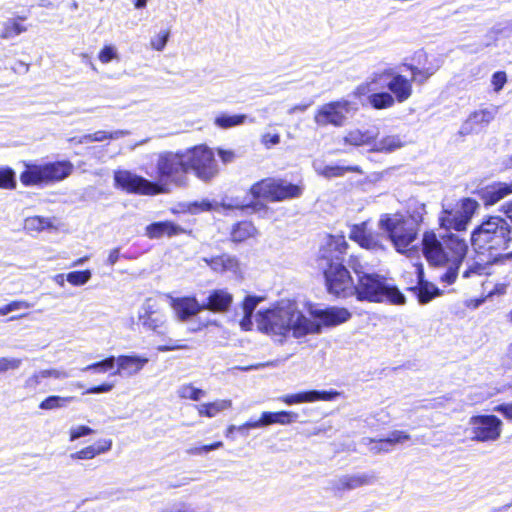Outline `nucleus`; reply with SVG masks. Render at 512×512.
Here are the masks:
<instances>
[{
	"instance_id": "1",
	"label": "nucleus",
	"mask_w": 512,
	"mask_h": 512,
	"mask_svg": "<svg viewBox=\"0 0 512 512\" xmlns=\"http://www.w3.org/2000/svg\"><path fill=\"white\" fill-rule=\"evenodd\" d=\"M159 182H152L128 170L114 172L115 187L127 193L158 195L169 192L168 184L184 187L188 184V165L185 151L163 152L156 162Z\"/></svg>"
},
{
	"instance_id": "2",
	"label": "nucleus",
	"mask_w": 512,
	"mask_h": 512,
	"mask_svg": "<svg viewBox=\"0 0 512 512\" xmlns=\"http://www.w3.org/2000/svg\"><path fill=\"white\" fill-rule=\"evenodd\" d=\"M422 251L432 266L444 267L446 271L439 276L441 282L453 284L457 278L467 251V240L456 233L437 236L435 232H425L422 238Z\"/></svg>"
},
{
	"instance_id": "3",
	"label": "nucleus",
	"mask_w": 512,
	"mask_h": 512,
	"mask_svg": "<svg viewBox=\"0 0 512 512\" xmlns=\"http://www.w3.org/2000/svg\"><path fill=\"white\" fill-rule=\"evenodd\" d=\"M258 329L267 334L300 338L311 333H319L320 325L305 317L294 302L282 301L278 305L259 311L256 315Z\"/></svg>"
},
{
	"instance_id": "4",
	"label": "nucleus",
	"mask_w": 512,
	"mask_h": 512,
	"mask_svg": "<svg viewBox=\"0 0 512 512\" xmlns=\"http://www.w3.org/2000/svg\"><path fill=\"white\" fill-rule=\"evenodd\" d=\"M348 244L343 236H330L326 245L320 250L318 267L323 271L329 293L347 298L354 296L353 279L343 265V254Z\"/></svg>"
},
{
	"instance_id": "5",
	"label": "nucleus",
	"mask_w": 512,
	"mask_h": 512,
	"mask_svg": "<svg viewBox=\"0 0 512 512\" xmlns=\"http://www.w3.org/2000/svg\"><path fill=\"white\" fill-rule=\"evenodd\" d=\"M511 226L500 216H490L483 221L471 234V243L478 253L489 252L497 259L498 256L512 259V252L502 255L500 252L511 242Z\"/></svg>"
},
{
	"instance_id": "6",
	"label": "nucleus",
	"mask_w": 512,
	"mask_h": 512,
	"mask_svg": "<svg viewBox=\"0 0 512 512\" xmlns=\"http://www.w3.org/2000/svg\"><path fill=\"white\" fill-rule=\"evenodd\" d=\"M358 281L355 287V296L359 301L374 303L388 302L393 305H404L405 295L387 279L374 272H364L354 267Z\"/></svg>"
},
{
	"instance_id": "7",
	"label": "nucleus",
	"mask_w": 512,
	"mask_h": 512,
	"mask_svg": "<svg viewBox=\"0 0 512 512\" xmlns=\"http://www.w3.org/2000/svg\"><path fill=\"white\" fill-rule=\"evenodd\" d=\"M419 221L420 215L408 220L399 214H384L379 220V228L386 233L387 242H392L396 250L403 253L416 240V224Z\"/></svg>"
},
{
	"instance_id": "8",
	"label": "nucleus",
	"mask_w": 512,
	"mask_h": 512,
	"mask_svg": "<svg viewBox=\"0 0 512 512\" xmlns=\"http://www.w3.org/2000/svg\"><path fill=\"white\" fill-rule=\"evenodd\" d=\"M73 170L69 161H57L45 164L25 163L20 181L25 186L50 184L67 178Z\"/></svg>"
},
{
	"instance_id": "9",
	"label": "nucleus",
	"mask_w": 512,
	"mask_h": 512,
	"mask_svg": "<svg viewBox=\"0 0 512 512\" xmlns=\"http://www.w3.org/2000/svg\"><path fill=\"white\" fill-rule=\"evenodd\" d=\"M188 170L194 172L195 176L203 182H209L219 174L218 163L213 151L205 146L199 145L185 150Z\"/></svg>"
},
{
	"instance_id": "10",
	"label": "nucleus",
	"mask_w": 512,
	"mask_h": 512,
	"mask_svg": "<svg viewBox=\"0 0 512 512\" xmlns=\"http://www.w3.org/2000/svg\"><path fill=\"white\" fill-rule=\"evenodd\" d=\"M356 110V105L346 99L332 101L322 104L316 109L314 122L320 127L328 125L342 127L347 122L349 115Z\"/></svg>"
},
{
	"instance_id": "11",
	"label": "nucleus",
	"mask_w": 512,
	"mask_h": 512,
	"mask_svg": "<svg viewBox=\"0 0 512 512\" xmlns=\"http://www.w3.org/2000/svg\"><path fill=\"white\" fill-rule=\"evenodd\" d=\"M250 193L254 198H263L274 202L297 198L302 194V189L294 184L267 178L255 183L250 188Z\"/></svg>"
},
{
	"instance_id": "12",
	"label": "nucleus",
	"mask_w": 512,
	"mask_h": 512,
	"mask_svg": "<svg viewBox=\"0 0 512 512\" xmlns=\"http://www.w3.org/2000/svg\"><path fill=\"white\" fill-rule=\"evenodd\" d=\"M478 208V203L471 199L465 198L460 205L454 208L443 206V210L439 216L440 227L445 230L453 229L457 232H463Z\"/></svg>"
},
{
	"instance_id": "13",
	"label": "nucleus",
	"mask_w": 512,
	"mask_h": 512,
	"mask_svg": "<svg viewBox=\"0 0 512 512\" xmlns=\"http://www.w3.org/2000/svg\"><path fill=\"white\" fill-rule=\"evenodd\" d=\"M471 439L477 442H493L500 438L502 421L495 415L472 416L468 422Z\"/></svg>"
},
{
	"instance_id": "14",
	"label": "nucleus",
	"mask_w": 512,
	"mask_h": 512,
	"mask_svg": "<svg viewBox=\"0 0 512 512\" xmlns=\"http://www.w3.org/2000/svg\"><path fill=\"white\" fill-rule=\"evenodd\" d=\"M376 482L377 476L374 472H358L340 475L328 480L326 489L337 496L346 491L374 485Z\"/></svg>"
},
{
	"instance_id": "15",
	"label": "nucleus",
	"mask_w": 512,
	"mask_h": 512,
	"mask_svg": "<svg viewBox=\"0 0 512 512\" xmlns=\"http://www.w3.org/2000/svg\"><path fill=\"white\" fill-rule=\"evenodd\" d=\"M350 238L362 248L372 251L383 250L387 242L386 233L373 231L368 222L354 225L350 231Z\"/></svg>"
},
{
	"instance_id": "16",
	"label": "nucleus",
	"mask_w": 512,
	"mask_h": 512,
	"mask_svg": "<svg viewBox=\"0 0 512 512\" xmlns=\"http://www.w3.org/2000/svg\"><path fill=\"white\" fill-rule=\"evenodd\" d=\"M499 112V107L490 105L472 112L460 128V134L468 135L489 125Z\"/></svg>"
},
{
	"instance_id": "17",
	"label": "nucleus",
	"mask_w": 512,
	"mask_h": 512,
	"mask_svg": "<svg viewBox=\"0 0 512 512\" xmlns=\"http://www.w3.org/2000/svg\"><path fill=\"white\" fill-rule=\"evenodd\" d=\"M138 319L146 330H151L158 334L165 332L166 317L155 308V304L150 299L146 300L142 305Z\"/></svg>"
},
{
	"instance_id": "18",
	"label": "nucleus",
	"mask_w": 512,
	"mask_h": 512,
	"mask_svg": "<svg viewBox=\"0 0 512 512\" xmlns=\"http://www.w3.org/2000/svg\"><path fill=\"white\" fill-rule=\"evenodd\" d=\"M233 303V295L226 289L212 290L206 302H204L203 310H209L214 313H226L229 311Z\"/></svg>"
},
{
	"instance_id": "19",
	"label": "nucleus",
	"mask_w": 512,
	"mask_h": 512,
	"mask_svg": "<svg viewBox=\"0 0 512 512\" xmlns=\"http://www.w3.org/2000/svg\"><path fill=\"white\" fill-rule=\"evenodd\" d=\"M337 395V392L310 390L295 394L283 395L280 396L278 400L287 405H294L300 403L315 402L318 400L330 401L333 400Z\"/></svg>"
},
{
	"instance_id": "20",
	"label": "nucleus",
	"mask_w": 512,
	"mask_h": 512,
	"mask_svg": "<svg viewBox=\"0 0 512 512\" xmlns=\"http://www.w3.org/2000/svg\"><path fill=\"white\" fill-rule=\"evenodd\" d=\"M148 358L138 355H120L116 358L117 370L113 375L131 377L139 373L148 363Z\"/></svg>"
},
{
	"instance_id": "21",
	"label": "nucleus",
	"mask_w": 512,
	"mask_h": 512,
	"mask_svg": "<svg viewBox=\"0 0 512 512\" xmlns=\"http://www.w3.org/2000/svg\"><path fill=\"white\" fill-rule=\"evenodd\" d=\"M297 418L298 414L292 411L263 412L259 420L248 421L246 426L261 428L272 424L288 425L295 422Z\"/></svg>"
},
{
	"instance_id": "22",
	"label": "nucleus",
	"mask_w": 512,
	"mask_h": 512,
	"mask_svg": "<svg viewBox=\"0 0 512 512\" xmlns=\"http://www.w3.org/2000/svg\"><path fill=\"white\" fill-rule=\"evenodd\" d=\"M171 306L180 321H187L203 310L195 297L172 298Z\"/></svg>"
},
{
	"instance_id": "23",
	"label": "nucleus",
	"mask_w": 512,
	"mask_h": 512,
	"mask_svg": "<svg viewBox=\"0 0 512 512\" xmlns=\"http://www.w3.org/2000/svg\"><path fill=\"white\" fill-rule=\"evenodd\" d=\"M512 194V182H496L486 186L480 192L481 199L486 206H491Z\"/></svg>"
},
{
	"instance_id": "24",
	"label": "nucleus",
	"mask_w": 512,
	"mask_h": 512,
	"mask_svg": "<svg viewBox=\"0 0 512 512\" xmlns=\"http://www.w3.org/2000/svg\"><path fill=\"white\" fill-rule=\"evenodd\" d=\"M315 316L320 320L318 324L321 326H335L348 321L351 313L346 308L331 307L325 310H318ZM317 323V321H315Z\"/></svg>"
},
{
	"instance_id": "25",
	"label": "nucleus",
	"mask_w": 512,
	"mask_h": 512,
	"mask_svg": "<svg viewBox=\"0 0 512 512\" xmlns=\"http://www.w3.org/2000/svg\"><path fill=\"white\" fill-rule=\"evenodd\" d=\"M387 88L394 95L395 101L402 103L412 95V81L396 74L387 83Z\"/></svg>"
},
{
	"instance_id": "26",
	"label": "nucleus",
	"mask_w": 512,
	"mask_h": 512,
	"mask_svg": "<svg viewBox=\"0 0 512 512\" xmlns=\"http://www.w3.org/2000/svg\"><path fill=\"white\" fill-rule=\"evenodd\" d=\"M313 167L316 173L327 179L343 177L348 172H355L362 174L363 170L360 166H340V165H325L322 162L315 161Z\"/></svg>"
},
{
	"instance_id": "27",
	"label": "nucleus",
	"mask_w": 512,
	"mask_h": 512,
	"mask_svg": "<svg viewBox=\"0 0 512 512\" xmlns=\"http://www.w3.org/2000/svg\"><path fill=\"white\" fill-rule=\"evenodd\" d=\"M203 261L215 272L224 273L231 272L237 274L239 272V262L236 257L223 254L213 258H203Z\"/></svg>"
},
{
	"instance_id": "28",
	"label": "nucleus",
	"mask_w": 512,
	"mask_h": 512,
	"mask_svg": "<svg viewBox=\"0 0 512 512\" xmlns=\"http://www.w3.org/2000/svg\"><path fill=\"white\" fill-rule=\"evenodd\" d=\"M112 447V440L104 439L97 442L95 445L87 446L75 453L70 454V458L78 460L93 459L97 455L109 451Z\"/></svg>"
},
{
	"instance_id": "29",
	"label": "nucleus",
	"mask_w": 512,
	"mask_h": 512,
	"mask_svg": "<svg viewBox=\"0 0 512 512\" xmlns=\"http://www.w3.org/2000/svg\"><path fill=\"white\" fill-rule=\"evenodd\" d=\"M377 135L378 133L373 130L362 131L360 129H353L346 133L343 141L353 146L370 145L376 140Z\"/></svg>"
},
{
	"instance_id": "30",
	"label": "nucleus",
	"mask_w": 512,
	"mask_h": 512,
	"mask_svg": "<svg viewBox=\"0 0 512 512\" xmlns=\"http://www.w3.org/2000/svg\"><path fill=\"white\" fill-rule=\"evenodd\" d=\"M181 232L182 229L180 226L169 221L155 222L146 227V235L152 239L160 238L164 235L174 236Z\"/></svg>"
},
{
	"instance_id": "31",
	"label": "nucleus",
	"mask_w": 512,
	"mask_h": 512,
	"mask_svg": "<svg viewBox=\"0 0 512 512\" xmlns=\"http://www.w3.org/2000/svg\"><path fill=\"white\" fill-rule=\"evenodd\" d=\"M231 407L232 401L230 399H218L213 402L199 404L196 406V410L199 416L213 418Z\"/></svg>"
},
{
	"instance_id": "32",
	"label": "nucleus",
	"mask_w": 512,
	"mask_h": 512,
	"mask_svg": "<svg viewBox=\"0 0 512 512\" xmlns=\"http://www.w3.org/2000/svg\"><path fill=\"white\" fill-rule=\"evenodd\" d=\"M373 143L371 151L381 153H392L405 145V141L400 135H387Z\"/></svg>"
},
{
	"instance_id": "33",
	"label": "nucleus",
	"mask_w": 512,
	"mask_h": 512,
	"mask_svg": "<svg viewBox=\"0 0 512 512\" xmlns=\"http://www.w3.org/2000/svg\"><path fill=\"white\" fill-rule=\"evenodd\" d=\"M257 229L249 221H242L233 226L231 231V240L235 243L243 242L249 238L255 237Z\"/></svg>"
},
{
	"instance_id": "34",
	"label": "nucleus",
	"mask_w": 512,
	"mask_h": 512,
	"mask_svg": "<svg viewBox=\"0 0 512 512\" xmlns=\"http://www.w3.org/2000/svg\"><path fill=\"white\" fill-rule=\"evenodd\" d=\"M21 20H25V17L17 16L16 18H10L3 22L0 37L2 39H12L22 33H25L27 31V27L19 22Z\"/></svg>"
},
{
	"instance_id": "35",
	"label": "nucleus",
	"mask_w": 512,
	"mask_h": 512,
	"mask_svg": "<svg viewBox=\"0 0 512 512\" xmlns=\"http://www.w3.org/2000/svg\"><path fill=\"white\" fill-rule=\"evenodd\" d=\"M412 290L416 291L417 298L420 304H426L430 302L433 298L440 295V290L434 284L423 281L420 278L419 286L412 288Z\"/></svg>"
},
{
	"instance_id": "36",
	"label": "nucleus",
	"mask_w": 512,
	"mask_h": 512,
	"mask_svg": "<svg viewBox=\"0 0 512 512\" xmlns=\"http://www.w3.org/2000/svg\"><path fill=\"white\" fill-rule=\"evenodd\" d=\"M53 220L41 216L27 217L24 221V229L28 232H41L45 229L53 228Z\"/></svg>"
},
{
	"instance_id": "37",
	"label": "nucleus",
	"mask_w": 512,
	"mask_h": 512,
	"mask_svg": "<svg viewBox=\"0 0 512 512\" xmlns=\"http://www.w3.org/2000/svg\"><path fill=\"white\" fill-rule=\"evenodd\" d=\"M246 119L247 116L245 114L229 115L222 113L215 118L214 123L217 127L221 129H229L235 126L242 125Z\"/></svg>"
},
{
	"instance_id": "38",
	"label": "nucleus",
	"mask_w": 512,
	"mask_h": 512,
	"mask_svg": "<svg viewBox=\"0 0 512 512\" xmlns=\"http://www.w3.org/2000/svg\"><path fill=\"white\" fill-rule=\"evenodd\" d=\"M369 104L374 109H386L394 105L395 99L392 94L388 92L373 93L368 97Z\"/></svg>"
},
{
	"instance_id": "39",
	"label": "nucleus",
	"mask_w": 512,
	"mask_h": 512,
	"mask_svg": "<svg viewBox=\"0 0 512 512\" xmlns=\"http://www.w3.org/2000/svg\"><path fill=\"white\" fill-rule=\"evenodd\" d=\"M75 398L73 396L68 397H61L52 395L44 399L40 405L39 408L43 410H53L57 408H63L67 406L70 402H72Z\"/></svg>"
},
{
	"instance_id": "40",
	"label": "nucleus",
	"mask_w": 512,
	"mask_h": 512,
	"mask_svg": "<svg viewBox=\"0 0 512 512\" xmlns=\"http://www.w3.org/2000/svg\"><path fill=\"white\" fill-rule=\"evenodd\" d=\"M440 65H432L426 68H418L413 65H409L408 68L412 73L411 81L418 82L420 84L424 83L429 77H431L438 69Z\"/></svg>"
},
{
	"instance_id": "41",
	"label": "nucleus",
	"mask_w": 512,
	"mask_h": 512,
	"mask_svg": "<svg viewBox=\"0 0 512 512\" xmlns=\"http://www.w3.org/2000/svg\"><path fill=\"white\" fill-rule=\"evenodd\" d=\"M177 394L182 399H190L193 401H199L206 396L204 390L196 388L190 383L181 385L177 390Z\"/></svg>"
},
{
	"instance_id": "42",
	"label": "nucleus",
	"mask_w": 512,
	"mask_h": 512,
	"mask_svg": "<svg viewBox=\"0 0 512 512\" xmlns=\"http://www.w3.org/2000/svg\"><path fill=\"white\" fill-rule=\"evenodd\" d=\"M16 187V176L10 167H0V188L14 189Z\"/></svg>"
},
{
	"instance_id": "43",
	"label": "nucleus",
	"mask_w": 512,
	"mask_h": 512,
	"mask_svg": "<svg viewBox=\"0 0 512 512\" xmlns=\"http://www.w3.org/2000/svg\"><path fill=\"white\" fill-rule=\"evenodd\" d=\"M116 357L110 356L102 361L92 363L82 369V371H94L97 373H105L106 371L114 368Z\"/></svg>"
},
{
	"instance_id": "44",
	"label": "nucleus",
	"mask_w": 512,
	"mask_h": 512,
	"mask_svg": "<svg viewBox=\"0 0 512 512\" xmlns=\"http://www.w3.org/2000/svg\"><path fill=\"white\" fill-rule=\"evenodd\" d=\"M362 444L369 446L370 451L374 454L390 451V445L389 443H386V438L375 440L373 438L366 437L362 439Z\"/></svg>"
},
{
	"instance_id": "45",
	"label": "nucleus",
	"mask_w": 512,
	"mask_h": 512,
	"mask_svg": "<svg viewBox=\"0 0 512 512\" xmlns=\"http://www.w3.org/2000/svg\"><path fill=\"white\" fill-rule=\"evenodd\" d=\"M91 276L90 270L73 271L66 275V281L74 286H82L90 280Z\"/></svg>"
},
{
	"instance_id": "46",
	"label": "nucleus",
	"mask_w": 512,
	"mask_h": 512,
	"mask_svg": "<svg viewBox=\"0 0 512 512\" xmlns=\"http://www.w3.org/2000/svg\"><path fill=\"white\" fill-rule=\"evenodd\" d=\"M22 365V359L15 357H0V374L18 370Z\"/></svg>"
},
{
	"instance_id": "47",
	"label": "nucleus",
	"mask_w": 512,
	"mask_h": 512,
	"mask_svg": "<svg viewBox=\"0 0 512 512\" xmlns=\"http://www.w3.org/2000/svg\"><path fill=\"white\" fill-rule=\"evenodd\" d=\"M169 36V30H162L157 35L153 36L150 41L152 49L162 51L168 42Z\"/></svg>"
},
{
	"instance_id": "48",
	"label": "nucleus",
	"mask_w": 512,
	"mask_h": 512,
	"mask_svg": "<svg viewBox=\"0 0 512 512\" xmlns=\"http://www.w3.org/2000/svg\"><path fill=\"white\" fill-rule=\"evenodd\" d=\"M94 433V430L85 425L73 426L69 430V440L71 442Z\"/></svg>"
},
{
	"instance_id": "49",
	"label": "nucleus",
	"mask_w": 512,
	"mask_h": 512,
	"mask_svg": "<svg viewBox=\"0 0 512 512\" xmlns=\"http://www.w3.org/2000/svg\"><path fill=\"white\" fill-rule=\"evenodd\" d=\"M223 447V442L217 441L209 445H202L199 447H190L186 450L189 455H202L210 451L216 450Z\"/></svg>"
},
{
	"instance_id": "50",
	"label": "nucleus",
	"mask_w": 512,
	"mask_h": 512,
	"mask_svg": "<svg viewBox=\"0 0 512 512\" xmlns=\"http://www.w3.org/2000/svg\"><path fill=\"white\" fill-rule=\"evenodd\" d=\"M98 59L101 63L107 64L114 59H118V53L114 46H104L98 54Z\"/></svg>"
},
{
	"instance_id": "51",
	"label": "nucleus",
	"mask_w": 512,
	"mask_h": 512,
	"mask_svg": "<svg viewBox=\"0 0 512 512\" xmlns=\"http://www.w3.org/2000/svg\"><path fill=\"white\" fill-rule=\"evenodd\" d=\"M262 300H263L262 297H257V296L249 295V296L245 297V299L242 303L243 314L252 316L255 308Z\"/></svg>"
},
{
	"instance_id": "52",
	"label": "nucleus",
	"mask_w": 512,
	"mask_h": 512,
	"mask_svg": "<svg viewBox=\"0 0 512 512\" xmlns=\"http://www.w3.org/2000/svg\"><path fill=\"white\" fill-rule=\"evenodd\" d=\"M218 207V203L210 202L209 200L196 201L190 204L189 210L193 213L197 211H211L216 210Z\"/></svg>"
},
{
	"instance_id": "53",
	"label": "nucleus",
	"mask_w": 512,
	"mask_h": 512,
	"mask_svg": "<svg viewBox=\"0 0 512 512\" xmlns=\"http://www.w3.org/2000/svg\"><path fill=\"white\" fill-rule=\"evenodd\" d=\"M410 435L404 431L395 430L391 432L386 438V443H389L390 446L395 444H401L410 439Z\"/></svg>"
},
{
	"instance_id": "54",
	"label": "nucleus",
	"mask_w": 512,
	"mask_h": 512,
	"mask_svg": "<svg viewBox=\"0 0 512 512\" xmlns=\"http://www.w3.org/2000/svg\"><path fill=\"white\" fill-rule=\"evenodd\" d=\"M43 379L46 378L45 375H42V370L37 371L25 380L24 387L29 390H35L42 383Z\"/></svg>"
},
{
	"instance_id": "55",
	"label": "nucleus",
	"mask_w": 512,
	"mask_h": 512,
	"mask_svg": "<svg viewBox=\"0 0 512 512\" xmlns=\"http://www.w3.org/2000/svg\"><path fill=\"white\" fill-rule=\"evenodd\" d=\"M507 82V75L503 71L495 72L492 75L491 83L496 93L500 92Z\"/></svg>"
},
{
	"instance_id": "56",
	"label": "nucleus",
	"mask_w": 512,
	"mask_h": 512,
	"mask_svg": "<svg viewBox=\"0 0 512 512\" xmlns=\"http://www.w3.org/2000/svg\"><path fill=\"white\" fill-rule=\"evenodd\" d=\"M30 307H31V305L26 301H13V302L5 305L4 307H1L0 313H6V315H7L13 311L21 310V309H29Z\"/></svg>"
},
{
	"instance_id": "57",
	"label": "nucleus",
	"mask_w": 512,
	"mask_h": 512,
	"mask_svg": "<svg viewBox=\"0 0 512 512\" xmlns=\"http://www.w3.org/2000/svg\"><path fill=\"white\" fill-rule=\"evenodd\" d=\"M42 375H45V378H54V379H66L71 376V374L63 369H44L42 370Z\"/></svg>"
},
{
	"instance_id": "58",
	"label": "nucleus",
	"mask_w": 512,
	"mask_h": 512,
	"mask_svg": "<svg viewBox=\"0 0 512 512\" xmlns=\"http://www.w3.org/2000/svg\"><path fill=\"white\" fill-rule=\"evenodd\" d=\"M485 270V267L480 263H473L471 264L464 272H463V278H470L474 275H481L483 271Z\"/></svg>"
},
{
	"instance_id": "59",
	"label": "nucleus",
	"mask_w": 512,
	"mask_h": 512,
	"mask_svg": "<svg viewBox=\"0 0 512 512\" xmlns=\"http://www.w3.org/2000/svg\"><path fill=\"white\" fill-rule=\"evenodd\" d=\"M114 388V384L112 383H103L98 386L91 387L87 389L85 394H100L110 392Z\"/></svg>"
},
{
	"instance_id": "60",
	"label": "nucleus",
	"mask_w": 512,
	"mask_h": 512,
	"mask_svg": "<svg viewBox=\"0 0 512 512\" xmlns=\"http://www.w3.org/2000/svg\"><path fill=\"white\" fill-rule=\"evenodd\" d=\"M493 411L501 413L508 420H512V403L497 405L493 408Z\"/></svg>"
},
{
	"instance_id": "61",
	"label": "nucleus",
	"mask_w": 512,
	"mask_h": 512,
	"mask_svg": "<svg viewBox=\"0 0 512 512\" xmlns=\"http://www.w3.org/2000/svg\"><path fill=\"white\" fill-rule=\"evenodd\" d=\"M218 155L223 163H231L235 159V153L232 150L219 149Z\"/></svg>"
},
{
	"instance_id": "62",
	"label": "nucleus",
	"mask_w": 512,
	"mask_h": 512,
	"mask_svg": "<svg viewBox=\"0 0 512 512\" xmlns=\"http://www.w3.org/2000/svg\"><path fill=\"white\" fill-rule=\"evenodd\" d=\"M120 258V248H114L110 250L107 257V264L113 266L117 263Z\"/></svg>"
},
{
	"instance_id": "63",
	"label": "nucleus",
	"mask_w": 512,
	"mask_h": 512,
	"mask_svg": "<svg viewBox=\"0 0 512 512\" xmlns=\"http://www.w3.org/2000/svg\"><path fill=\"white\" fill-rule=\"evenodd\" d=\"M280 142V136L278 134H265L263 136V143L268 145H276Z\"/></svg>"
},
{
	"instance_id": "64",
	"label": "nucleus",
	"mask_w": 512,
	"mask_h": 512,
	"mask_svg": "<svg viewBox=\"0 0 512 512\" xmlns=\"http://www.w3.org/2000/svg\"><path fill=\"white\" fill-rule=\"evenodd\" d=\"M240 326L245 331L251 330L253 326L252 316L244 314L242 320L240 321Z\"/></svg>"
}]
</instances>
